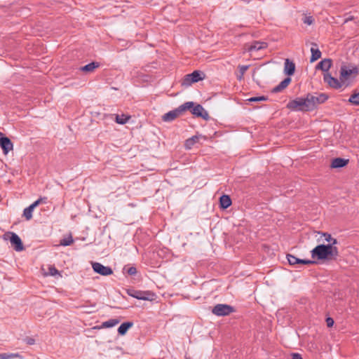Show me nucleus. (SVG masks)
<instances>
[{
	"label": "nucleus",
	"instance_id": "nucleus-1",
	"mask_svg": "<svg viewBox=\"0 0 359 359\" xmlns=\"http://www.w3.org/2000/svg\"><path fill=\"white\" fill-rule=\"evenodd\" d=\"M318 234L320 235L318 241L327 242V244H320L314 248L311 251V257L317 260L336 259L339 256V250L336 246L338 243L337 240L328 233L318 231Z\"/></svg>",
	"mask_w": 359,
	"mask_h": 359
},
{
	"label": "nucleus",
	"instance_id": "nucleus-2",
	"mask_svg": "<svg viewBox=\"0 0 359 359\" xmlns=\"http://www.w3.org/2000/svg\"><path fill=\"white\" fill-rule=\"evenodd\" d=\"M358 74V69L354 65H342L339 79L332 77L330 74H324V81L332 88L339 89L348 86Z\"/></svg>",
	"mask_w": 359,
	"mask_h": 359
},
{
	"label": "nucleus",
	"instance_id": "nucleus-3",
	"mask_svg": "<svg viewBox=\"0 0 359 359\" xmlns=\"http://www.w3.org/2000/svg\"><path fill=\"white\" fill-rule=\"evenodd\" d=\"M286 107L293 111H311L308 96L299 97L290 100Z\"/></svg>",
	"mask_w": 359,
	"mask_h": 359
},
{
	"label": "nucleus",
	"instance_id": "nucleus-4",
	"mask_svg": "<svg viewBox=\"0 0 359 359\" xmlns=\"http://www.w3.org/2000/svg\"><path fill=\"white\" fill-rule=\"evenodd\" d=\"M194 106L193 102H187L184 104L180 106L177 109H175V110L170 111L166 114H165L162 119L164 121H172L175 118H176L178 116H180L182 112L187 109H190L191 107Z\"/></svg>",
	"mask_w": 359,
	"mask_h": 359
},
{
	"label": "nucleus",
	"instance_id": "nucleus-5",
	"mask_svg": "<svg viewBox=\"0 0 359 359\" xmlns=\"http://www.w3.org/2000/svg\"><path fill=\"white\" fill-rule=\"evenodd\" d=\"M4 240H9L14 250L20 252L24 250L21 238L14 232H7L4 235Z\"/></svg>",
	"mask_w": 359,
	"mask_h": 359
},
{
	"label": "nucleus",
	"instance_id": "nucleus-6",
	"mask_svg": "<svg viewBox=\"0 0 359 359\" xmlns=\"http://www.w3.org/2000/svg\"><path fill=\"white\" fill-rule=\"evenodd\" d=\"M309 100V104L311 110L316 109L319 104L325 102L328 96L326 94L321 93L318 95L307 94Z\"/></svg>",
	"mask_w": 359,
	"mask_h": 359
},
{
	"label": "nucleus",
	"instance_id": "nucleus-7",
	"mask_svg": "<svg viewBox=\"0 0 359 359\" xmlns=\"http://www.w3.org/2000/svg\"><path fill=\"white\" fill-rule=\"evenodd\" d=\"M233 311L234 309L233 306L223 304H218L212 309V313L217 316H228Z\"/></svg>",
	"mask_w": 359,
	"mask_h": 359
},
{
	"label": "nucleus",
	"instance_id": "nucleus-8",
	"mask_svg": "<svg viewBox=\"0 0 359 359\" xmlns=\"http://www.w3.org/2000/svg\"><path fill=\"white\" fill-rule=\"evenodd\" d=\"M128 294L137 299L152 302L155 300L156 294L150 291H133Z\"/></svg>",
	"mask_w": 359,
	"mask_h": 359
},
{
	"label": "nucleus",
	"instance_id": "nucleus-9",
	"mask_svg": "<svg viewBox=\"0 0 359 359\" xmlns=\"http://www.w3.org/2000/svg\"><path fill=\"white\" fill-rule=\"evenodd\" d=\"M204 77V74L201 71H194L191 74L186 75L183 81V85L187 86H190L194 83L203 80Z\"/></svg>",
	"mask_w": 359,
	"mask_h": 359
},
{
	"label": "nucleus",
	"instance_id": "nucleus-10",
	"mask_svg": "<svg viewBox=\"0 0 359 359\" xmlns=\"http://www.w3.org/2000/svg\"><path fill=\"white\" fill-rule=\"evenodd\" d=\"M0 147L3 149L4 154H7L9 151L13 149V144L11 140L4 136V135L0 132Z\"/></svg>",
	"mask_w": 359,
	"mask_h": 359
},
{
	"label": "nucleus",
	"instance_id": "nucleus-11",
	"mask_svg": "<svg viewBox=\"0 0 359 359\" xmlns=\"http://www.w3.org/2000/svg\"><path fill=\"white\" fill-rule=\"evenodd\" d=\"M92 266L95 273L102 276H109L113 273V271L109 266H105L99 262L93 263Z\"/></svg>",
	"mask_w": 359,
	"mask_h": 359
},
{
	"label": "nucleus",
	"instance_id": "nucleus-12",
	"mask_svg": "<svg viewBox=\"0 0 359 359\" xmlns=\"http://www.w3.org/2000/svg\"><path fill=\"white\" fill-rule=\"evenodd\" d=\"M191 113L196 116L201 117L205 120L209 118V114L207 111L201 104H196L191 107Z\"/></svg>",
	"mask_w": 359,
	"mask_h": 359
},
{
	"label": "nucleus",
	"instance_id": "nucleus-13",
	"mask_svg": "<svg viewBox=\"0 0 359 359\" xmlns=\"http://www.w3.org/2000/svg\"><path fill=\"white\" fill-rule=\"evenodd\" d=\"M286 258H287L288 263L290 265H294L297 264H314L316 262V261H312V260H309V259H299V258L296 257L295 256H294L292 255H290V254L287 255Z\"/></svg>",
	"mask_w": 359,
	"mask_h": 359
},
{
	"label": "nucleus",
	"instance_id": "nucleus-14",
	"mask_svg": "<svg viewBox=\"0 0 359 359\" xmlns=\"http://www.w3.org/2000/svg\"><path fill=\"white\" fill-rule=\"evenodd\" d=\"M268 46L267 43L264 41H254L252 44L247 48V51L251 53L255 50H259L262 49L266 48Z\"/></svg>",
	"mask_w": 359,
	"mask_h": 359
},
{
	"label": "nucleus",
	"instance_id": "nucleus-15",
	"mask_svg": "<svg viewBox=\"0 0 359 359\" xmlns=\"http://www.w3.org/2000/svg\"><path fill=\"white\" fill-rule=\"evenodd\" d=\"M295 65L289 59L285 60L284 73L288 76H292L294 73Z\"/></svg>",
	"mask_w": 359,
	"mask_h": 359
},
{
	"label": "nucleus",
	"instance_id": "nucleus-16",
	"mask_svg": "<svg viewBox=\"0 0 359 359\" xmlns=\"http://www.w3.org/2000/svg\"><path fill=\"white\" fill-rule=\"evenodd\" d=\"M332 66V60L329 58L324 59L321 60L318 65L316 66V69H320L325 72V74H329L328 71Z\"/></svg>",
	"mask_w": 359,
	"mask_h": 359
},
{
	"label": "nucleus",
	"instance_id": "nucleus-17",
	"mask_svg": "<svg viewBox=\"0 0 359 359\" xmlns=\"http://www.w3.org/2000/svg\"><path fill=\"white\" fill-rule=\"evenodd\" d=\"M348 163V159L336 158L332 161L330 167L332 168H340L346 166Z\"/></svg>",
	"mask_w": 359,
	"mask_h": 359
},
{
	"label": "nucleus",
	"instance_id": "nucleus-18",
	"mask_svg": "<svg viewBox=\"0 0 359 359\" xmlns=\"http://www.w3.org/2000/svg\"><path fill=\"white\" fill-rule=\"evenodd\" d=\"M311 57L310 62H313L321 57V52L316 44H313L311 48Z\"/></svg>",
	"mask_w": 359,
	"mask_h": 359
},
{
	"label": "nucleus",
	"instance_id": "nucleus-19",
	"mask_svg": "<svg viewBox=\"0 0 359 359\" xmlns=\"http://www.w3.org/2000/svg\"><path fill=\"white\" fill-rule=\"evenodd\" d=\"M220 208L222 209H226L231 205V200L229 196L223 195L219 198Z\"/></svg>",
	"mask_w": 359,
	"mask_h": 359
},
{
	"label": "nucleus",
	"instance_id": "nucleus-20",
	"mask_svg": "<svg viewBox=\"0 0 359 359\" xmlns=\"http://www.w3.org/2000/svg\"><path fill=\"white\" fill-rule=\"evenodd\" d=\"M291 82V79L290 77L285 78L283 81H281L277 86H276L273 89V93H278L283 89H285Z\"/></svg>",
	"mask_w": 359,
	"mask_h": 359
},
{
	"label": "nucleus",
	"instance_id": "nucleus-21",
	"mask_svg": "<svg viewBox=\"0 0 359 359\" xmlns=\"http://www.w3.org/2000/svg\"><path fill=\"white\" fill-rule=\"evenodd\" d=\"M203 137L201 135H194L186 140L184 146L187 149H190L192 147L198 142L199 139Z\"/></svg>",
	"mask_w": 359,
	"mask_h": 359
},
{
	"label": "nucleus",
	"instance_id": "nucleus-22",
	"mask_svg": "<svg viewBox=\"0 0 359 359\" xmlns=\"http://www.w3.org/2000/svg\"><path fill=\"white\" fill-rule=\"evenodd\" d=\"M100 66V64L97 62H92L89 64H87L86 65L81 67V70L85 72H93L96 68H97Z\"/></svg>",
	"mask_w": 359,
	"mask_h": 359
},
{
	"label": "nucleus",
	"instance_id": "nucleus-23",
	"mask_svg": "<svg viewBox=\"0 0 359 359\" xmlns=\"http://www.w3.org/2000/svg\"><path fill=\"white\" fill-rule=\"evenodd\" d=\"M131 116L130 115H127L125 114H116V122L118 124L123 125L126 123L130 119Z\"/></svg>",
	"mask_w": 359,
	"mask_h": 359
},
{
	"label": "nucleus",
	"instance_id": "nucleus-24",
	"mask_svg": "<svg viewBox=\"0 0 359 359\" xmlns=\"http://www.w3.org/2000/svg\"><path fill=\"white\" fill-rule=\"evenodd\" d=\"M133 324L131 322L123 323L118 329V334H120L121 335L125 334L127 332L128 330L133 326Z\"/></svg>",
	"mask_w": 359,
	"mask_h": 359
},
{
	"label": "nucleus",
	"instance_id": "nucleus-25",
	"mask_svg": "<svg viewBox=\"0 0 359 359\" xmlns=\"http://www.w3.org/2000/svg\"><path fill=\"white\" fill-rule=\"evenodd\" d=\"M74 242L72 236L69 234L67 236L65 237L60 241V245L62 246H68L70 245Z\"/></svg>",
	"mask_w": 359,
	"mask_h": 359
},
{
	"label": "nucleus",
	"instance_id": "nucleus-26",
	"mask_svg": "<svg viewBox=\"0 0 359 359\" xmlns=\"http://www.w3.org/2000/svg\"><path fill=\"white\" fill-rule=\"evenodd\" d=\"M33 210L34 209L30 205L24 209L23 216L26 218L27 220L32 219Z\"/></svg>",
	"mask_w": 359,
	"mask_h": 359
},
{
	"label": "nucleus",
	"instance_id": "nucleus-27",
	"mask_svg": "<svg viewBox=\"0 0 359 359\" xmlns=\"http://www.w3.org/2000/svg\"><path fill=\"white\" fill-rule=\"evenodd\" d=\"M248 68H249V65H240V66H238L240 74L238 76V79L239 81H241L243 79V76H244L245 72L248 70Z\"/></svg>",
	"mask_w": 359,
	"mask_h": 359
},
{
	"label": "nucleus",
	"instance_id": "nucleus-28",
	"mask_svg": "<svg viewBox=\"0 0 359 359\" xmlns=\"http://www.w3.org/2000/svg\"><path fill=\"white\" fill-rule=\"evenodd\" d=\"M119 323V320L116 319H111L108 321L103 323V326L105 327H112L117 325Z\"/></svg>",
	"mask_w": 359,
	"mask_h": 359
},
{
	"label": "nucleus",
	"instance_id": "nucleus-29",
	"mask_svg": "<svg viewBox=\"0 0 359 359\" xmlns=\"http://www.w3.org/2000/svg\"><path fill=\"white\" fill-rule=\"evenodd\" d=\"M19 356L18 353H1L0 354V359H12Z\"/></svg>",
	"mask_w": 359,
	"mask_h": 359
},
{
	"label": "nucleus",
	"instance_id": "nucleus-30",
	"mask_svg": "<svg viewBox=\"0 0 359 359\" xmlns=\"http://www.w3.org/2000/svg\"><path fill=\"white\" fill-rule=\"evenodd\" d=\"M348 101L353 104L359 105V93L352 95L349 97Z\"/></svg>",
	"mask_w": 359,
	"mask_h": 359
},
{
	"label": "nucleus",
	"instance_id": "nucleus-31",
	"mask_svg": "<svg viewBox=\"0 0 359 359\" xmlns=\"http://www.w3.org/2000/svg\"><path fill=\"white\" fill-rule=\"evenodd\" d=\"M48 269H49L48 273H46L45 276L50 275V276H54L57 274H60L59 271L54 266H50L48 268Z\"/></svg>",
	"mask_w": 359,
	"mask_h": 359
},
{
	"label": "nucleus",
	"instance_id": "nucleus-32",
	"mask_svg": "<svg viewBox=\"0 0 359 359\" xmlns=\"http://www.w3.org/2000/svg\"><path fill=\"white\" fill-rule=\"evenodd\" d=\"M266 100V97L264 96L259 97H252L248 99L250 102H259V101H265Z\"/></svg>",
	"mask_w": 359,
	"mask_h": 359
},
{
	"label": "nucleus",
	"instance_id": "nucleus-33",
	"mask_svg": "<svg viewBox=\"0 0 359 359\" xmlns=\"http://www.w3.org/2000/svg\"><path fill=\"white\" fill-rule=\"evenodd\" d=\"M313 18L312 16L311 15H309V16H306L304 19V22L305 24H306L307 25H311L313 23Z\"/></svg>",
	"mask_w": 359,
	"mask_h": 359
},
{
	"label": "nucleus",
	"instance_id": "nucleus-34",
	"mask_svg": "<svg viewBox=\"0 0 359 359\" xmlns=\"http://www.w3.org/2000/svg\"><path fill=\"white\" fill-rule=\"evenodd\" d=\"M326 323H327V327H331L333 326L334 322L333 318H332L331 317H327L326 318Z\"/></svg>",
	"mask_w": 359,
	"mask_h": 359
},
{
	"label": "nucleus",
	"instance_id": "nucleus-35",
	"mask_svg": "<svg viewBox=\"0 0 359 359\" xmlns=\"http://www.w3.org/2000/svg\"><path fill=\"white\" fill-rule=\"evenodd\" d=\"M291 358H292V359H303L301 354H299L298 353H292L291 354Z\"/></svg>",
	"mask_w": 359,
	"mask_h": 359
},
{
	"label": "nucleus",
	"instance_id": "nucleus-36",
	"mask_svg": "<svg viewBox=\"0 0 359 359\" xmlns=\"http://www.w3.org/2000/svg\"><path fill=\"white\" fill-rule=\"evenodd\" d=\"M128 273L130 275H135L137 273L136 268L133 267V266L129 268L128 270Z\"/></svg>",
	"mask_w": 359,
	"mask_h": 359
},
{
	"label": "nucleus",
	"instance_id": "nucleus-37",
	"mask_svg": "<svg viewBox=\"0 0 359 359\" xmlns=\"http://www.w3.org/2000/svg\"><path fill=\"white\" fill-rule=\"evenodd\" d=\"M41 203V200H36V201H34L33 203H32L30 205V206L34 209L36 206H38L39 204Z\"/></svg>",
	"mask_w": 359,
	"mask_h": 359
},
{
	"label": "nucleus",
	"instance_id": "nucleus-38",
	"mask_svg": "<svg viewBox=\"0 0 359 359\" xmlns=\"http://www.w3.org/2000/svg\"><path fill=\"white\" fill-rule=\"evenodd\" d=\"M39 200H41V203H45L46 201V197H43V198L41 197V198H39Z\"/></svg>",
	"mask_w": 359,
	"mask_h": 359
}]
</instances>
